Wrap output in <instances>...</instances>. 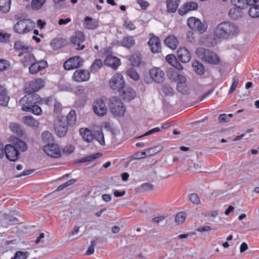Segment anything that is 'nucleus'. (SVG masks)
<instances>
[{
    "label": "nucleus",
    "mask_w": 259,
    "mask_h": 259,
    "mask_svg": "<svg viewBox=\"0 0 259 259\" xmlns=\"http://www.w3.org/2000/svg\"><path fill=\"white\" fill-rule=\"evenodd\" d=\"M131 64L134 66H138L141 63L140 58L136 55H133L130 59Z\"/></svg>",
    "instance_id": "603ef678"
},
{
    "label": "nucleus",
    "mask_w": 259,
    "mask_h": 259,
    "mask_svg": "<svg viewBox=\"0 0 259 259\" xmlns=\"http://www.w3.org/2000/svg\"><path fill=\"white\" fill-rule=\"evenodd\" d=\"M8 61L5 59H0V72L7 70L10 67Z\"/></svg>",
    "instance_id": "5fc2aeb1"
},
{
    "label": "nucleus",
    "mask_w": 259,
    "mask_h": 259,
    "mask_svg": "<svg viewBox=\"0 0 259 259\" xmlns=\"http://www.w3.org/2000/svg\"><path fill=\"white\" fill-rule=\"evenodd\" d=\"M231 3L235 8L244 9L247 7V0H231Z\"/></svg>",
    "instance_id": "79ce46f5"
},
{
    "label": "nucleus",
    "mask_w": 259,
    "mask_h": 259,
    "mask_svg": "<svg viewBox=\"0 0 259 259\" xmlns=\"http://www.w3.org/2000/svg\"><path fill=\"white\" fill-rule=\"evenodd\" d=\"M177 57L179 60L182 63L188 62L191 58V56L188 50L183 47L180 48L177 51Z\"/></svg>",
    "instance_id": "6ab92c4d"
},
{
    "label": "nucleus",
    "mask_w": 259,
    "mask_h": 259,
    "mask_svg": "<svg viewBox=\"0 0 259 259\" xmlns=\"http://www.w3.org/2000/svg\"><path fill=\"white\" fill-rule=\"evenodd\" d=\"M83 63V60L80 57L74 56L66 61L63 66L65 70H70L82 66Z\"/></svg>",
    "instance_id": "1a4fd4ad"
},
{
    "label": "nucleus",
    "mask_w": 259,
    "mask_h": 259,
    "mask_svg": "<svg viewBox=\"0 0 259 259\" xmlns=\"http://www.w3.org/2000/svg\"><path fill=\"white\" fill-rule=\"evenodd\" d=\"M198 8V4L196 2L192 1L187 2L178 9V12L180 15L184 16L190 11L197 10Z\"/></svg>",
    "instance_id": "dca6fc26"
},
{
    "label": "nucleus",
    "mask_w": 259,
    "mask_h": 259,
    "mask_svg": "<svg viewBox=\"0 0 259 259\" xmlns=\"http://www.w3.org/2000/svg\"><path fill=\"white\" fill-rule=\"evenodd\" d=\"M47 67L48 63L46 60L37 61L36 60L29 67V71L30 74H35Z\"/></svg>",
    "instance_id": "2eb2a0df"
},
{
    "label": "nucleus",
    "mask_w": 259,
    "mask_h": 259,
    "mask_svg": "<svg viewBox=\"0 0 259 259\" xmlns=\"http://www.w3.org/2000/svg\"><path fill=\"white\" fill-rule=\"evenodd\" d=\"M46 0H32L31 7L33 10H38L44 5Z\"/></svg>",
    "instance_id": "de8ad7c7"
},
{
    "label": "nucleus",
    "mask_w": 259,
    "mask_h": 259,
    "mask_svg": "<svg viewBox=\"0 0 259 259\" xmlns=\"http://www.w3.org/2000/svg\"><path fill=\"white\" fill-rule=\"evenodd\" d=\"M79 133L82 136L83 140L88 143L91 142L94 139V135L91 131L88 128H81L79 130Z\"/></svg>",
    "instance_id": "a878e982"
},
{
    "label": "nucleus",
    "mask_w": 259,
    "mask_h": 259,
    "mask_svg": "<svg viewBox=\"0 0 259 259\" xmlns=\"http://www.w3.org/2000/svg\"><path fill=\"white\" fill-rule=\"evenodd\" d=\"M177 89L178 91L182 94L187 93V90H186V86L185 83H178L177 84Z\"/></svg>",
    "instance_id": "680f3d73"
},
{
    "label": "nucleus",
    "mask_w": 259,
    "mask_h": 259,
    "mask_svg": "<svg viewBox=\"0 0 259 259\" xmlns=\"http://www.w3.org/2000/svg\"><path fill=\"white\" fill-rule=\"evenodd\" d=\"M141 189L143 191L152 190L153 186L148 183H144L141 186Z\"/></svg>",
    "instance_id": "0e129e2a"
},
{
    "label": "nucleus",
    "mask_w": 259,
    "mask_h": 259,
    "mask_svg": "<svg viewBox=\"0 0 259 259\" xmlns=\"http://www.w3.org/2000/svg\"><path fill=\"white\" fill-rule=\"evenodd\" d=\"M103 66V63L101 59H98L94 60L91 67V71L92 72L95 73L97 72Z\"/></svg>",
    "instance_id": "c03bdc74"
},
{
    "label": "nucleus",
    "mask_w": 259,
    "mask_h": 259,
    "mask_svg": "<svg viewBox=\"0 0 259 259\" xmlns=\"http://www.w3.org/2000/svg\"><path fill=\"white\" fill-rule=\"evenodd\" d=\"M43 150L48 156L52 157L57 158L61 156L58 145L54 143L44 146Z\"/></svg>",
    "instance_id": "f8f14e48"
},
{
    "label": "nucleus",
    "mask_w": 259,
    "mask_h": 259,
    "mask_svg": "<svg viewBox=\"0 0 259 259\" xmlns=\"http://www.w3.org/2000/svg\"><path fill=\"white\" fill-rule=\"evenodd\" d=\"M20 105L22 106V110L23 111L26 112L27 111H29L30 110V108L32 107V106L35 105H37L38 103L32 102H27V103H19Z\"/></svg>",
    "instance_id": "864d4df0"
},
{
    "label": "nucleus",
    "mask_w": 259,
    "mask_h": 259,
    "mask_svg": "<svg viewBox=\"0 0 259 259\" xmlns=\"http://www.w3.org/2000/svg\"><path fill=\"white\" fill-rule=\"evenodd\" d=\"M42 140L46 145L54 143L53 135L49 132H44L41 134Z\"/></svg>",
    "instance_id": "f704fd0d"
},
{
    "label": "nucleus",
    "mask_w": 259,
    "mask_h": 259,
    "mask_svg": "<svg viewBox=\"0 0 259 259\" xmlns=\"http://www.w3.org/2000/svg\"><path fill=\"white\" fill-rule=\"evenodd\" d=\"M233 82L231 85V87L229 90V94H230L233 92V91L235 90L237 87V85L238 83V77L237 76H234L233 77Z\"/></svg>",
    "instance_id": "13d9d810"
},
{
    "label": "nucleus",
    "mask_w": 259,
    "mask_h": 259,
    "mask_svg": "<svg viewBox=\"0 0 259 259\" xmlns=\"http://www.w3.org/2000/svg\"><path fill=\"white\" fill-rule=\"evenodd\" d=\"M242 10L237 8H232L230 9L228 15L233 20H237L241 17Z\"/></svg>",
    "instance_id": "473e14b6"
},
{
    "label": "nucleus",
    "mask_w": 259,
    "mask_h": 259,
    "mask_svg": "<svg viewBox=\"0 0 259 259\" xmlns=\"http://www.w3.org/2000/svg\"><path fill=\"white\" fill-rule=\"evenodd\" d=\"M38 104H37V105H35L34 106H32V107L30 108V110H29V111H27L26 112H31L33 114L36 115H41L42 111Z\"/></svg>",
    "instance_id": "09e8293b"
},
{
    "label": "nucleus",
    "mask_w": 259,
    "mask_h": 259,
    "mask_svg": "<svg viewBox=\"0 0 259 259\" xmlns=\"http://www.w3.org/2000/svg\"><path fill=\"white\" fill-rule=\"evenodd\" d=\"M90 73L86 70H77L74 73L73 79L77 81H87L90 79Z\"/></svg>",
    "instance_id": "a211bd4d"
},
{
    "label": "nucleus",
    "mask_w": 259,
    "mask_h": 259,
    "mask_svg": "<svg viewBox=\"0 0 259 259\" xmlns=\"http://www.w3.org/2000/svg\"><path fill=\"white\" fill-rule=\"evenodd\" d=\"M161 90L166 96H172L174 94L173 88L168 84H165L162 85Z\"/></svg>",
    "instance_id": "37998d69"
},
{
    "label": "nucleus",
    "mask_w": 259,
    "mask_h": 259,
    "mask_svg": "<svg viewBox=\"0 0 259 259\" xmlns=\"http://www.w3.org/2000/svg\"><path fill=\"white\" fill-rule=\"evenodd\" d=\"M45 85V81L40 78L31 81L29 84L25 88V93H35L38 91Z\"/></svg>",
    "instance_id": "4468645a"
},
{
    "label": "nucleus",
    "mask_w": 259,
    "mask_h": 259,
    "mask_svg": "<svg viewBox=\"0 0 259 259\" xmlns=\"http://www.w3.org/2000/svg\"><path fill=\"white\" fill-rule=\"evenodd\" d=\"M83 26L88 29H95L98 27V22L95 19L87 16L84 18Z\"/></svg>",
    "instance_id": "c85d7f7f"
},
{
    "label": "nucleus",
    "mask_w": 259,
    "mask_h": 259,
    "mask_svg": "<svg viewBox=\"0 0 259 259\" xmlns=\"http://www.w3.org/2000/svg\"><path fill=\"white\" fill-rule=\"evenodd\" d=\"M67 123L73 126L76 123V114L74 110H71L67 116Z\"/></svg>",
    "instance_id": "e433bc0d"
},
{
    "label": "nucleus",
    "mask_w": 259,
    "mask_h": 259,
    "mask_svg": "<svg viewBox=\"0 0 259 259\" xmlns=\"http://www.w3.org/2000/svg\"><path fill=\"white\" fill-rule=\"evenodd\" d=\"M164 44L168 48L175 50L177 48L179 42L174 35H169L165 39Z\"/></svg>",
    "instance_id": "bb28decb"
},
{
    "label": "nucleus",
    "mask_w": 259,
    "mask_h": 259,
    "mask_svg": "<svg viewBox=\"0 0 259 259\" xmlns=\"http://www.w3.org/2000/svg\"><path fill=\"white\" fill-rule=\"evenodd\" d=\"M93 135L94 139L97 140L101 145H105L104 137L101 130L94 131Z\"/></svg>",
    "instance_id": "ea45409f"
},
{
    "label": "nucleus",
    "mask_w": 259,
    "mask_h": 259,
    "mask_svg": "<svg viewBox=\"0 0 259 259\" xmlns=\"http://www.w3.org/2000/svg\"><path fill=\"white\" fill-rule=\"evenodd\" d=\"M248 11L249 16L252 18L259 17V6L257 5H252Z\"/></svg>",
    "instance_id": "a18cd8bd"
},
{
    "label": "nucleus",
    "mask_w": 259,
    "mask_h": 259,
    "mask_svg": "<svg viewBox=\"0 0 259 259\" xmlns=\"http://www.w3.org/2000/svg\"><path fill=\"white\" fill-rule=\"evenodd\" d=\"M68 124L64 118H58L54 123V130L59 137H64L68 131Z\"/></svg>",
    "instance_id": "0eeeda50"
},
{
    "label": "nucleus",
    "mask_w": 259,
    "mask_h": 259,
    "mask_svg": "<svg viewBox=\"0 0 259 259\" xmlns=\"http://www.w3.org/2000/svg\"><path fill=\"white\" fill-rule=\"evenodd\" d=\"M35 23L30 19H23L17 22L13 27L14 32L24 34L31 31L35 27Z\"/></svg>",
    "instance_id": "7ed1b4c3"
},
{
    "label": "nucleus",
    "mask_w": 259,
    "mask_h": 259,
    "mask_svg": "<svg viewBox=\"0 0 259 259\" xmlns=\"http://www.w3.org/2000/svg\"><path fill=\"white\" fill-rule=\"evenodd\" d=\"M96 241L93 240L91 241V245L89 246L88 250L86 251L87 255H91L94 252V247L96 244Z\"/></svg>",
    "instance_id": "052dcab7"
},
{
    "label": "nucleus",
    "mask_w": 259,
    "mask_h": 259,
    "mask_svg": "<svg viewBox=\"0 0 259 259\" xmlns=\"http://www.w3.org/2000/svg\"><path fill=\"white\" fill-rule=\"evenodd\" d=\"M36 60V59L33 54L27 53L22 59L21 63L24 67H27L30 65Z\"/></svg>",
    "instance_id": "7c9ffc66"
},
{
    "label": "nucleus",
    "mask_w": 259,
    "mask_h": 259,
    "mask_svg": "<svg viewBox=\"0 0 259 259\" xmlns=\"http://www.w3.org/2000/svg\"><path fill=\"white\" fill-rule=\"evenodd\" d=\"M192 66L197 74L202 75L204 73V67L203 65L198 61H195L193 63Z\"/></svg>",
    "instance_id": "58836bf2"
},
{
    "label": "nucleus",
    "mask_w": 259,
    "mask_h": 259,
    "mask_svg": "<svg viewBox=\"0 0 259 259\" xmlns=\"http://www.w3.org/2000/svg\"><path fill=\"white\" fill-rule=\"evenodd\" d=\"M9 100L10 98L5 87L0 85V105L4 106H7Z\"/></svg>",
    "instance_id": "5701e85b"
},
{
    "label": "nucleus",
    "mask_w": 259,
    "mask_h": 259,
    "mask_svg": "<svg viewBox=\"0 0 259 259\" xmlns=\"http://www.w3.org/2000/svg\"><path fill=\"white\" fill-rule=\"evenodd\" d=\"M126 74L134 80H138L139 79V75L137 72L133 68L126 70Z\"/></svg>",
    "instance_id": "49530a36"
},
{
    "label": "nucleus",
    "mask_w": 259,
    "mask_h": 259,
    "mask_svg": "<svg viewBox=\"0 0 259 259\" xmlns=\"http://www.w3.org/2000/svg\"><path fill=\"white\" fill-rule=\"evenodd\" d=\"M27 95L24 96L19 101V103H27V102H32L36 103H40L41 99L39 96L35 93H26Z\"/></svg>",
    "instance_id": "aec40b11"
},
{
    "label": "nucleus",
    "mask_w": 259,
    "mask_h": 259,
    "mask_svg": "<svg viewBox=\"0 0 259 259\" xmlns=\"http://www.w3.org/2000/svg\"><path fill=\"white\" fill-rule=\"evenodd\" d=\"M180 0H166L167 11L169 13H175L178 9Z\"/></svg>",
    "instance_id": "cd10ccee"
},
{
    "label": "nucleus",
    "mask_w": 259,
    "mask_h": 259,
    "mask_svg": "<svg viewBox=\"0 0 259 259\" xmlns=\"http://www.w3.org/2000/svg\"><path fill=\"white\" fill-rule=\"evenodd\" d=\"M124 26L126 29L130 30H133L136 29L135 26L131 21H125Z\"/></svg>",
    "instance_id": "e2e57ef3"
},
{
    "label": "nucleus",
    "mask_w": 259,
    "mask_h": 259,
    "mask_svg": "<svg viewBox=\"0 0 259 259\" xmlns=\"http://www.w3.org/2000/svg\"><path fill=\"white\" fill-rule=\"evenodd\" d=\"M65 40L62 38H55L50 42V45L54 50H58L61 48L65 45Z\"/></svg>",
    "instance_id": "2f4dec72"
},
{
    "label": "nucleus",
    "mask_w": 259,
    "mask_h": 259,
    "mask_svg": "<svg viewBox=\"0 0 259 259\" xmlns=\"http://www.w3.org/2000/svg\"><path fill=\"white\" fill-rule=\"evenodd\" d=\"M22 121L25 125L31 127L37 128L39 125V122L30 116H24L22 118Z\"/></svg>",
    "instance_id": "c756f323"
},
{
    "label": "nucleus",
    "mask_w": 259,
    "mask_h": 259,
    "mask_svg": "<svg viewBox=\"0 0 259 259\" xmlns=\"http://www.w3.org/2000/svg\"><path fill=\"white\" fill-rule=\"evenodd\" d=\"M109 85L112 90L120 92L125 87L123 76L119 73L115 74L110 79Z\"/></svg>",
    "instance_id": "6e6552de"
},
{
    "label": "nucleus",
    "mask_w": 259,
    "mask_h": 259,
    "mask_svg": "<svg viewBox=\"0 0 259 259\" xmlns=\"http://www.w3.org/2000/svg\"><path fill=\"white\" fill-rule=\"evenodd\" d=\"M104 62L105 65L110 67L114 69H116L120 64V59L112 55H108Z\"/></svg>",
    "instance_id": "412c9836"
},
{
    "label": "nucleus",
    "mask_w": 259,
    "mask_h": 259,
    "mask_svg": "<svg viewBox=\"0 0 259 259\" xmlns=\"http://www.w3.org/2000/svg\"><path fill=\"white\" fill-rule=\"evenodd\" d=\"M10 128L13 133L20 137H23L25 135V130L16 122L11 123Z\"/></svg>",
    "instance_id": "393cba45"
},
{
    "label": "nucleus",
    "mask_w": 259,
    "mask_h": 259,
    "mask_svg": "<svg viewBox=\"0 0 259 259\" xmlns=\"http://www.w3.org/2000/svg\"><path fill=\"white\" fill-rule=\"evenodd\" d=\"M196 55L206 62L214 65L220 63V58L214 52L203 48H199L196 51Z\"/></svg>",
    "instance_id": "f03ea898"
},
{
    "label": "nucleus",
    "mask_w": 259,
    "mask_h": 259,
    "mask_svg": "<svg viewBox=\"0 0 259 259\" xmlns=\"http://www.w3.org/2000/svg\"><path fill=\"white\" fill-rule=\"evenodd\" d=\"M161 148L160 146H156L153 148L148 149L146 151L147 156H150L152 155L161 150Z\"/></svg>",
    "instance_id": "4d7b16f0"
},
{
    "label": "nucleus",
    "mask_w": 259,
    "mask_h": 259,
    "mask_svg": "<svg viewBox=\"0 0 259 259\" xmlns=\"http://www.w3.org/2000/svg\"><path fill=\"white\" fill-rule=\"evenodd\" d=\"M148 43L151 47V50L153 53H158L159 52L161 46L160 41L158 37H151L149 39Z\"/></svg>",
    "instance_id": "4be33fe9"
},
{
    "label": "nucleus",
    "mask_w": 259,
    "mask_h": 259,
    "mask_svg": "<svg viewBox=\"0 0 259 259\" xmlns=\"http://www.w3.org/2000/svg\"><path fill=\"white\" fill-rule=\"evenodd\" d=\"M74 150V147L71 145H66L62 149V152L66 155L72 153Z\"/></svg>",
    "instance_id": "bf43d9fd"
},
{
    "label": "nucleus",
    "mask_w": 259,
    "mask_h": 259,
    "mask_svg": "<svg viewBox=\"0 0 259 259\" xmlns=\"http://www.w3.org/2000/svg\"><path fill=\"white\" fill-rule=\"evenodd\" d=\"M190 201L195 204H198L200 203V200L197 193H192L189 195Z\"/></svg>",
    "instance_id": "6e6d98bb"
},
{
    "label": "nucleus",
    "mask_w": 259,
    "mask_h": 259,
    "mask_svg": "<svg viewBox=\"0 0 259 259\" xmlns=\"http://www.w3.org/2000/svg\"><path fill=\"white\" fill-rule=\"evenodd\" d=\"M102 154L101 153H96L95 154L89 155L88 156H87L84 158H81L80 160H78L76 161V162L77 163H83L85 162H90L93 161L95 159H96L97 158L99 157V156H101Z\"/></svg>",
    "instance_id": "a19ab883"
},
{
    "label": "nucleus",
    "mask_w": 259,
    "mask_h": 259,
    "mask_svg": "<svg viewBox=\"0 0 259 259\" xmlns=\"http://www.w3.org/2000/svg\"><path fill=\"white\" fill-rule=\"evenodd\" d=\"M151 78L157 83H162L165 79L164 72L159 68L153 67L149 70Z\"/></svg>",
    "instance_id": "9b49d317"
},
{
    "label": "nucleus",
    "mask_w": 259,
    "mask_h": 259,
    "mask_svg": "<svg viewBox=\"0 0 259 259\" xmlns=\"http://www.w3.org/2000/svg\"><path fill=\"white\" fill-rule=\"evenodd\" d=\"M214 34L219 39H230L236 37L239 32L238 27L231 22H223L214 29Z\"/></svg>",
    "instance_id": "f257e3e1"
},
{
    "label": "nucleus",
    "mask_w": 259,
    "mask_h": 259,
    "mask_svg": "<svg viewBox=\"0 0 259 259\" xmlns=\"http://www.w3.org/2000/svg\"><path fill=\"white\" fill-rule=\"evenodd\" d=\"M11 0H0V11L7 13L10 9Z\"/></svg>",
    "instance_id": "c9c22d12"
},
{
    "label": "nucleus",
    "mask_w": 259,
    "mask_h": 259,
    "mask_svg": "<svg viewBox=\"0 0 259 259\" xmlns=\"http://www.w3.org/2000/svg\"><path fill=\"white\" fill-rule=\"evenodd\" d=\"M108 105L113 114L122 116L125 112V107L122 101L116 97H112L109 99Z\"/></svg>",
    "instance_id": "20e7f679"
},
{
    "label": "nucleus",
    "mask_w": 259,
    "mask_h": 259,
    "mask_svg": "<svg viewBox=\"0 0 259 259\" xmlns=\"http://www.w3.org/2000/svg\"><path fill=\"white\" fill-rule=\"evenodd\" d=\"M54 112L56 113H59L62 110L61 104L59 102H58L57 101H55L54 103Z\"/></svg>",
    "instance_id": "774afa93"
},
{
    "label": "nucleus",
    "mask_w": 259,
    "mask_h": 259,
    "mask_svg": "<svg viewBox=\"0 0 259 259\" xmlns=\"http://www.w3.org/2000/svg\"><path fill=\"white\" fill-rule=\"evenodd\" d=\"M187 25L190 29L201 34L205 32L207 28L206 22L202 23L199 19L193 17L188 19Z\"/></svg>",
    "instance_id": "423d86ee"
},
{
    "label": "nucleus",
    "mask_w": 259,
    "mask_h": 259,
    "mask_svg": "<svg viewBox=\"0 0 259 259\" xmlns=\"http://www.w3.org/2000/svg\"><path fill=\"white\" fill-rule=\"evenodd\" d=\"M186 219L185 213L183 211L177 213L175 217V221L178 224H182Z\"/></svg>",
    "instance_id": "8fccbe9b"
},
{
    "label": "nucleus",
    "mask_w": 259,
    "mask_h": 259,
    "mask_svg": "<svg viewBox=\"0 0 259 259\" xmlns=\"http://www.w3.org/2000/svg\"><path fill=\"white\" fill-rule=\"evenodd\" d=\"M145 156H147L145 151L135 153L133 155V158L135 159H140L144 158Z\"/></svg>",
    "instance_id": "69168bd1"
},
{
    "label": "nucleus",
    "mask_w": 259,
    "mask_h": 259,
    "mask_svg": "<svg viewBox=\"0 0 259 259\" xmlns=\"http://www.w3.org/2000/svg\"><path fill=\"white\" fill-rule=\"evenodd\" d=\"M17 151L24 152L27 149V146L26 144L21 140L17 139L14 145H13Z\"/></svg>",
    "instance_id": "4c0bfd02"
},
{
    "label": "nucleus",
    "mask_w": 259,
    "mask_h": 259,
    "mask_svg": "<svg viewBox=\"0 0 259 259\" xmlns=\"http://www.w3.org/2000/svg\"><path fill=\"white\" fill-rule=\"evenodd\" d=\"M107 103V99L104 97L97 99L94 101L93 107L95 114L99 116H103L106 115L108 110L106 106Z\"/></svg>",
    "instance_id": "39448f33"
},
{
    "label": "nucleus",
    "mask_w": 259,
    "mask_h": 259,
    "mask_svg": "<svg viewBox=\"0 0 259 259\" xmlns=\"http://www.w3.org/2000/svg\"><path fill=\"white\" fill-rule=\"evenodd\" d=\"M7 158L11 161H16L19 159L20 152L12 145L8 144L5 147Z\"/></svg>",
    "instance_id": "ddd939ff"
},
{
    "label": "nucleus",
    "mask_w": 259,
    "mask_h": 259,
    "mask_svg": "<svg viewBox=\"0 0 259 259\" xmlns=\"http://www.w3.org/2000/svg\"><path fill=\"white\" fill-rule=\"evenodd\" d=\"M28 253L27 252H23L21 251H17L14 257L11 259H26L28 257Z\"/></svg>",
    "instance_id": "3c124183"
},
{
    "label": "nucleus",
    "mask_w": 259,
    "mask_h": 259,
    "mask_svg": "<svg viewBox=\"0 0 259 259\" xmlns=\"http://www.w3.org/2000/svg\"><path fill=\"white\" fill-rule=\"evenodd\" d=\"M85 40V36L83 33L81 31H77L71 37V42L73 47L77 50H82L84 48V45H81L80 43L83 42Z\"/></svg>",
    "instance_id": "9d476101"
},
{
    "label": "nucleus",
    "mask_w": 259,
    "mask_h": 259,
    "mask_svg": "<svg viewBox=\"0 0 259 259\" xmlns=\"http://www.w3.org/2000/svg\"><path fill=\"white\" fill-rule=\"evenodd\" d=\"M121 90L120 96L124 101L129 102L135 98L136 92L131 87L125 86Z\"/></svg>",
    "instance_id": "f3484780"
},
{
    "label": "nucleus",
    "mask_w": 259,
    "mask_h": 259,
    "mask_svg": "<svg viewBox=\"0 0 259 259\" xmlns=\"http://www.w3.org/2000/svg\"><path fill=\"white\" fill-rule=\"evenodd\" d=\"M166 60L168 63H169L170 64H171L172 65L175 63V62L177 60V59L174 55L170 54V55H168L166 57Z\"/></svg>",
    "instance_id": "338daca9"
},
{
    "label": "nucleus",
    "mask_w": 259,
    "mask_h": 259,
    "mask_svg": "<svg viewBox=\"0 0 259 259\" xmlns=\"http://www.w3.org/2000/svg\"><path fill=\"white\" fill-rule=\"evenodd\" d=\"M14 48L16 50H21L23 52H30L32 50V48L25 46L24 42L21 41L15 42Z\"/></svg>",
    "instance_id": "72a5a7b5"
},
{
    "label": "nucleus",
    "mask_w": 259,
    "mask_h": 259,
    "mask_svg": "<svg viewBox=\"0 0 259 259\" xmlns=\"http://www.w3.org/2000/svg\"><path fill=\"white\" fill-rule=\"evenodd\" d=\"M118 44L127 49H130L135 45V40L133 36H125L119 41Z\"/></svg>",
    "instance_id": "b1692460"
}]
</instances>
